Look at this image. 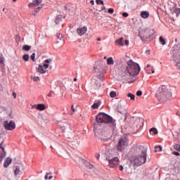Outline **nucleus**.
Masks as SVG:
<instances>
[{"label":"nucleus","mask_w":180,"mask_h":180,"mask_svg":"<svg viewBox=\"0 0 180 180\" xmlns=\"http://www.w3.org/2000/svg\"><path fill=\"white\" fill-rule=\"evenodd\" d=\"M134 151L135 165L140 167V165L146 164V161H147V148L143 146H137L134 148Z\"/></svg>","instance_id":"f257e3e1"},{"label":"nucleus","mask_w":180,"mask_h":180,"mask_svg":"<svg viewBox=\"0 0 180 180\" xmlns=\"http://www.w3.org/2000/svg\"><path fill=\"white\" fill-rule=\"evenodd\" d=\"M140 66L139 64L133 62V60H129L127 63V67L125 72L122 73V79H129L130 77H134V75H138L140 72Z\"/></svg>","instance_id":"f03ea898"},{"label":"nucleus","mask_w":180,"mask_h":180,"mask_svg":"<svg viewBox=\"0 0 180 180\" xmlns=\"http://www.w3.org/2000/svg\"><path fill=\"white\" fill-rule=\"evenodd\" d=\"M155 96L159 102L164 103V102H167V101L171 99L172 94L169 92L168 89H167V86H162L156 92Z\"/></svg>","instance_id":"7ed1b4c3"},{"label":"nucleus","mask_w":180,"mask_h":180,"mask_svg":"<svg viewBox=\"0 0 180 180\" xmlns=\"http://www.w3.org/2000/svg\"><path fill=\"white\" fill-rule=\"evenodd\" d=\"M96 123H109L112 129L116 127V120L105 112L98 113L96 117Z\"/></svg>","instance_id":"20e7f679"},{"label":"nucleus","mask_w":180,"mask_h":180,"mask_svg":"<svg viewBox=\"0 0 180 180\" xmlns=\"http://www.w3.org/2000/svg\"><path fill=\"white\" fill-rule=\"evenodd\" d=\"M151 36H153V30L150 28H143L139 31V37H141L142 41L148 40Z\"/></svg>","instance_id":"39448f33"},{"label":"nucleus","mask_w":180,"mask_h":180,"mask_svg":"<svg viewBox=\"0 0 180 180\" xmlns=\"http://www.w3.org/2000/svg\"><path fill=\"white\" fill-rule=\"evenodd\" d=\"M128 144H129V139H127V138L124 137L121 139L119 141L118 145L117 146V151H123V150H124V148L127 147Z\"/></svg>","instance_id":"423d86ee"},{"label":"nucleus","mask_w":180,"mask_h":180,"mask_svg":"<svg viewBox=\"0 0 180 180\" xmlns=\"http://www.w3.org/2000/svg\"><path fill=\"white\" fill-rule=\"evenodd\" d=\"M4 126L6 130H14L16 128V124H15L14 121H5L4 123Z\"/></svg>","instance_id":"0eeeda50"},{"label":"nucleus","mask_w":180,"mask_h":180,"mask_svg":"<svg viewBox=\"0 0 180 180\" xmlns=\"http://www.w3.org/2000/svg\"><path fill=\"white\" fill-rule=\"evenodd\" d=\"M108 167H110V168H116V167H117V165H119V158L115 157L112 159H108Z\"/></svg>","instance_id":"6e6552de"},{"label":"nucleus","mask_w":180,"mask_h":180,"mask_svg":"<svg viewBox=\"0 0 180 180\" xmlns=\"http://www.w3.org/2000/svg\"><path fill=\"white\" fill-rule=\"evenodd\" d=\"M173 61L176 63V66L180 68V51H174L173 53Z\"/></svg>","instance_id":"1a4fd4ad"},{"label":"nucleus","mask_w":180,"mask_h":180,"mask_svg":"<svg viewBox=\"0 0 180 180\" xmlns=\"http://www.w3.org/2000/svg\"><path fill=\"white\" fill-rule=\"evenodd\" d=\"M88 30V28L86 27H79L77 30V32L79 34V36H84Z\"/></svg>","instance_id":"9d476101"},{"label":"nucleus","mask_w":180,"mask_h":180,"mask_svg":"<svg viewBox=\"0 0 180 180\" xmlns=\"http://www.w3.org/2000/svg\"><path fill=\"white\" fill-rule=\"evenodd\" d=\"M91 88H93V89H98V88H101V83L96 79H93L91 81Z\"/></svg>","instance_id":"9b49d317"},{"label":"nucleus","mask_w":180,"mask_h":180,"mask_svg":"<svg viewBox=\"0 0 180 180\" xmlns=\"http://www.w3.org/2000/svg\"><path fill=\"white\" fill-rule=\"evenodd\" d=\"M11 162H12V158H7L4 163V168H8V167H9Z\"/></svg>","instance_id":"f8f14e48"},{"label":"nucleus","mask_w":180,"mask_h":180,"mask_svg":"<svg viewBox=\"0 0 180 180\" xmlns=\"http://www.w3.org/2000/svg\"><path fill=\"white\" fill-rule=\"evenodd\" d=\"M141 16L143 19H147L150 16V13H148V11H142L141 13Z\"/></svg>","instance_id":"ddd939ff"},{"label":"nucleus","mask_w":180,"mask_h":180,"mask_svg":"<svg viewBox=\"0 0 180 180\" xmlns=\"http://www.w3.org/2000/svg\"><path fill=\"white\" fill-rule=\"evenodd\" d=\"M41 1L42 0H33V2L30 4L28 5L29 8H30V6H37V5H40V4H41Z\"/></svg>","instance_id":"4468645a"},{"label":"nucleus","mask_w":180,"mask_h":180,"mask_svg":"<svg viewBox=\"0 0 180 180\" xmlns=\"http://www.w3.org/2000/svg\"><path fill=\"white\" fill-rule=\"evenodd\" d=\"M62 19H63V15H57L55 19V23L56 25H60Z\"/></svg>","instance_id":"2eb2a0df"},{"label":"nucleus","mask_w":180,"mask_h":180,"mask_svg":"<svg viewBox=\"0 0 180 180\" xmlns=\"http://www.w3.org/2000/svg\"><path fill=\"white\" fill-rule=\"evenodd\" d=\"M123 37H121L120 39L115 41L116 46H124V44H123Z\"/></svg>","instance_id":"dca6fc26"},{"label":"nucleus","mask_w":180,"mask_h":180,"mask_svg":"<svg viewBox=\"0 0 180 180\" xmlns=\"http://www.w3.org/2000/svg\"><path fill=\"white\" fill-rule=\"evenodd\" d=\"M115 64V60H113L112 57L108 58L107 59V65H113Z\"/></svg>","instance_id":"f3484780"},{"label":"nucleus","mask_w":180,"mask_h":180,"mask_svg":"<svg viewBox=\"0 0 180 180\" xmlns=\"http://www.w3.org/2000/svg\"><path fill=\"white\" fill-rule=\"evenodd\" d=\"M0 64L1 67L5 66V58H4V55H2V53H0Z\"/></svg>","instance_id":"a211bd4d"},{"label":"nucleus","mask_w":180,"mask_h":180,"mask_svg":"<svg viewBox=\"0 0 180 180\" xmlns=\"http://www.w3.org/2000/svg\"><path fill=\"white\" fill-rule=\"evenodd\" d=\"M150 134L153 136H155V134H158V131L157 130V128H151L150 130Z\"/></svg>","instance_id":"6ab92c4d"},{"label":"nucleus","mask_w":180,"mask_h":180,"mask_svg":"<svg viewBox=\"0 0 180 180\" xmlns=\"http://www.w3.org/2000/svg\"><path fill=\"white\" fill-rule=\"evenodd\" d=\"M77 108H78V105H75V106L74 105H71L72 112H70V116H72V115H74V113L77 112Z\"/></svg>","instance_id":"aec40b11"},{"label":"nucleus","mask_w":180,"mask_h":180,"mask_svg":"<svg viewBox=\"0 0 180 180\" xmlns=\"http://www.w3.org/2000/svg\"><path fill=\"white\" fill-rule=\"evenodd\" d=\"M101 106V101H97L93 104L91 108L93 109H98Z\"/></svg>","instance_id":"412c9836"},{"label":"nucleus","mask_w":180,"mask_h":180,"mask_svg":"<svg viewBox=\"0 0 180 180\" xmlns=\"http://www.w3.org/2000/svg\"><path fill=\"white\" fill-rule=\"evenodd\" d=\"M38 71L40 74H45L46 70H44V68H43V65H39L38 68Z\"/></svg>","instance_id":"4be33fe9"},{"label":"nucleus","mask_w":180,"mask_h":180,"mask_svg":"<svg viewBox=\"0 0 180 180\" xmlns=\"http://www.w3.org/2000/svg\"><path fill=\"white\" fill-rule=\"evenodd\" d=\"M19 172H20V167L19 166H15L14 169V175H18Z\"/></svg>","instance_id":"5701e85b"},{"label":"nucleus","mask_w":180,"mask_h":180,"mask_svg":"<svg viewBox=\"0 0 180 180\" xmlns=\"http://www.w3.org/2000/svg\"><path fill=\"white\" fill-rule=\"evenodd\" d=\"M37 108L38 110H44V109H46V106L44 104H38L37 105Z\"/></svg>","instance_id":"b1692460"},{"label":"nucleus","mask_w":180,"mask_h":180,"mask_svg":"<svg viewBox=\"0 0 180 180\" xmlns=\"http://www.w3.org/2000/svg\"><path fill=\"white\" fill-rule=\"evenodd\" d=\"M58 126L60 127V129L64 131L65 130V126H67V124L63 123V122H58Z\"/></svg>","instance_id":"393cba45"},{"label":"nucleus","mask_w":180,"mask_h":180,"mask_svg":"<svg viewBox=\"0 0 180 180\" xmlns=\"http://www.w3.org/2000/svg\"><path fill=\"white\" fill-rule=\"evenodd\" d=\"M160 151H162V146H158L155 147V153H160Z\"/></svg>","instance_id":"a878e982"},{"label":"nucleus","mask_w":180,"mask_h":180,"mask_svg":"<svg viewBox=\"0 0 180 180\" xmlns=\"http://www.w3.org/2000/svg\"><path fill=\"white\" fill-rule=\"evenodd\" d=\"M30 49H32V46H30L29 45H24L22 46V50H24V51H29L30 50Z\"/></svg>","instance_id":"bb28decb"},{"label":"nucleus","mask_w":180,"mask_h":180,"mask_svg":"<svg viewBox=\"0 0 180 180\" xmlns=\"http://www.w3.org/2000/svg\"><path fill=\"white\" fill-rule=\"evenodd\" d=\"M30 58V56H29V54H25L24 56H22V60H24V61H29Z\"/></svg>","instance_id":"cd10ccee"},{"label":"nucleus","mask_w":180,"mask_h":180,"mask_svg":"<svg viewBox=\"0 0 180 180\" xmlns=\"http://www.w3.org/2000/svg\"><path fill=\"white\" fill-rule=\"evenodd\" d=\"M127 97L130 98L131 101H134L136 96H134V94H131V93H129L127 94Z\"/></svg>","instance_id":"c85d7f7f"},{"label":"nucleus","mask_w":180,"mask_h":180,"mask_svg":"<svg viewBox=\"0 0 180 180\" xmlns=\"http://www.w3.org/2000/svg\"><path fill=\"white\" fill-rule=\"evenodd\" d=\"M159 40L162 46H165L167 42L165 41V39H164L162 37H160Z\"/></svg>","instance_id":"c756f323"},{"label":"nucleus","mask_w":180,"mask_h":180,"mask_svg":"<svg viewBox=\"0 0 180 180\" xmlns=\"http://www.w3.org/2000/svg\"><path fill=\"white\" fill-rule=\"evenodd\" d=\"M174 12H175L176 16H179V15H180V8H176L174 9Z\"/></svg>","instance_id":"7c9ffc66"},{"label":"nucleus","mask_w":180,"mask_h":180,"mask_svg":"<svg viewBox=\"0 0 180 180\" xmlns=\"http://www.w3.org/2000/svg\"><path fill=\"white\" fill-rule=\"evenodd\" d=\"M174 150H176L177 151L180 152V145L179 144H175L174 146Z\"/></svg>","instance_id":"2f4dec72"},{"label":"nucleus","mask_w":180,"mask_h":180,"mask_svg":"<svg viewBox=\"0 0 180 180\" xmlns=\"http://www.w3.org/2000/svg\"><path fill=\"white\" fill-rule=\"evenodd\" d=\"M110 98H116V92L115 91H111L110 93Z\"/></svg>","instance_id":"473e14b6"},{"label":"nucleus","mask_w":180,"mask_h":180,"mask_svg":"<svg viewBox=\"0 0 180 180\" xmlns=\"http://www.w3.org/2000/svg\"><path fill=\"white\" fill-rule=\"evenodd\" d=\"M31 60H32V61H36V53H33L31 55Z\"/></svg>","instance_id":"72a5a7b5"},{"label":"nucleus","mask_w":180,"mask_h":180,"mask_svg":"<svg viewBox=\"0 0 180 180\" xmlns=\"http://www.w3.org/2000/svg\"><path fill=\"white\" fill-rule=\"evenodd\" d=\"M6 108L2 105H0V113H2V112H5Z\"/></svg>","instance_id":"f704fd0d"},{"label":"nucleus","mask_w":180,"mask_h":180,"mask_svg":"<svg viewBox=\"0 0 180 180\" xmlns=\"http://www.w3.org/2000/svg\"><path fill=\"white\" fill-rule=\"evenodd\" d=\"M53 60L51 58L45 60V64H49V63H51Z\"/></svg>","instance_id":"c9c22d12"},{"label":"nucleus","mask_w":180,"mask_h":180,"mask_svg":"<svg viewBox=\"0 0 180 180\" xmlns=\"http://www.w3.org/2000/svg\"><path fill=\"white\" fill-rule=\"evenodd\" d=\"M143 95V91H138L137 92H136V96H141Z\"/></svg>","instance_id":"e433bc0d"},{"label":"nucleus","mask_w":180,"mask_h":180,"mask_svg":"<svg viewBox=\"0 0 180 180\" xmlns=\"http://www.w3.org/2000/svg\"><path fill=\"white\" fill-rule=\"evenodd\" d=\"M57 38L59 39V40H61L63 39V35L61 34H57Z\"/></svg>","instance_id":"4c0bfd02"},{"label":"nucleus","mask_w":180,"mask_h":180,"mask_svg":"<svg viewBox=\"0 0 180 180\" xmlns=\"http://www.w3.org/2000/svg\"><path fill=\"white\" fill-rule=\"evenodd\" d=\"M97 5H99V4H101V5H103V1L102 0H96Z\"/></svg>","instance_id":"58836bf2"},{"label":"nucleus","mask_w":180,"mask_h":180,"mask_svg":"<svg viewBox=\"0 0 180 180\" xmlns=\"http://www.w3.org/2000/svg\"><path fill=\"white\" fill-rule=\"evenodd\" d=\"M86 167L89 169H92V168H94V165H91V164H89L86 165Z\"/></svg>","instance_id":"ea45409f"},{"label":"nucleus","mask_w":180,"mask_h":180,"mask_svg":"<svg viewBox=\"0 0 180 180\" xmlns=\"http://www.w3.org/2000/svg\"><path fill=\"white\" fill-rule=\"evenodd\" d=\"M122 16H123L124 18H127V17H129V13H122Z\"/></svg>","instance_id":"a19ab883"},{"label":"nucleus","mask_w":180,"mask_h":180,"mask_svg":"<svg viewBox=\"0 0 180 180\" xmlns=\"http://www.w3.org/2000/svg\"><path fill=\"white\" fill-rule=\"evenodd\" d=\"M2 144H4V141L0 144V148H1V150H3V151H5V148L2 147Z\"/></svg>","instance_id":"79ce46f5"},{"label":"nucleus","mask_w":180,"mask_h":180,"mask_svg":"<svg viewBox=\"0 0 180 180\" xmlns=\"http://www.w3.org/2000/svg\"><path fill=\"white\" fill-rule=\"evenodd\" d=\"M113 12H115V10H113V8L108 9V13H113Z\"/></svg>","instance_id":"37998d69"},{"label":"nucleus","mask_w":180,"mask_h":180,"mask_svg":"<svg viewBox=\"0 0 180 180\" xmlns=\"http://www.w3.org/2000/svg\"><path fill=\"white\" fill-rule=\"evenodd\" d=\"M34 81H39L40 80V78H39V77H32Z\"/></svg>","instance_id":"c03bdc74"},{"label":"nucleus","mask_w":180,"mask_h":180,"mask_svg":"<svg viewBox=\"0 0 180 180\" xmlns=\"http://www.w3.org/2000/svg\"><path fill=\"white\" fill-rule=\"evenodd\" d=\"M43 67H44V68L47 69V68H49V64H47V63H45V64H44Z\"/></svg>","instance_id":"a18cd8bd"},{"label":"nucleus","mask_w":180,"mask_h":180,"mask_svg":"<svg viewBox=\"0 0 180 180\" xmlns=\"http://www.w3.org/2000/svg\"><path fill=\"white\" fill-rule=\"evenodd\" d=\"M119 169H120V171H123V169H124V167H123L122 165H120L119 166Z\"/></svg>","instance_id":"49530a36"},{"label":"nucleus","mask_w":180,"mask_h":180,"mask_svg":"<svg viewBox=\"0 0 180 180\" xmlns=\"http://www.w3.org/2000/svg\"><path fill=\"white\" fill-rule=\"evenodd\" d=\"M172 154H174V155H180L179 153L175 151L172 152Z\"/></svg>","instance_id":"de8ad7c7"},{"label":"nucleus","mask_w":180,"mask_h":180,"mask_svg":"<svg viewBox=\"0 0 180 180\" xmlns=\"http://www.w3.org/2000/svg\"><path fill=\"white\" fill-rule=\"evenodd\" d=\"M13 96L14 99H16V93L15 91L13 92Z\"/></svg>","instance_id":"09e8293b"},{"label":"nucleus","mask_w":180,"mask_h":180,"mask_svg":"<svg viewBox=\"0 0 180 180\" xmlns=\"http://www.w3.org/2000/svg\"><path fill=\"white\" fill-rule=\"evenodd\" d=\"M124 44H125V46H128V44H129V40H125Z\"/></svg>","instance_id":"8fccbe9b"},{"label":"nucleus","mask_w":180,"mask_h":180,"mask_svg":"<svg viewBox=\"0 0 180 180\" xmlns=\"http://www.w3.org/2000/svg\"><path fill=\"white\" fill-rule=\"evenodd\" d=\"M99 157H100V155H99V154H96V160H99Z\"/></svg>","instance_id":"3c124183"},{"label":"nucleus","mask_w":180,"mask_h":180,"mask_svg":"<svg viewBox=\"0 0 180 180\" xmlns=\"http://www.w3.org/2000/svg\"><path fill=\"white\" fill-rule=\"evenodd\" d=\"M44 179H49V175H47V174L45 175Z\"/></svg>","instance_id":"603ef678"},{"label":"nucleus","mask_w":180,"mask_h":180,"mask_svg":"<svg viewBox=\"0 0 180 180\" xmlns=\"http://www.w3.org/2000/svg\"><path fill=\"white\" fill-rule=\"evenodd\" d=\"M150 71H151V73H152V74H154L155 71H154V69H153V68H151Z\"/></svg>","instance_id":"864d4df0"},{"label":"nucleus","mask_w":180,"mask_h":180,"mask_svg":"<svg viewBox=\"0 0 180 180\" xmlns=\"http://www.w3.org/2000/svg\"><path fill=\"white\" fill-rule=\"evenodd\" d=\"M146 53L147 54H150V50H146Z\"/></svg>","instance_id":"5fc2aeb1"},{"label":"nucleus","mask_w":180,"mask_h":180,"mask_svg":"<svg viewBox=\"0 0 180 180\" xmlns=\"http://www.w3.org/2000/svg\"><path fill=\"white\" fill-rule=\"evenodd\" d=\"M2 162V155H0V164Z\"/></svg>","instance_id":"6e6d98bb"},{"label":"nucleus","mask_w":180,"mask_h":180,"mask_svg":"<svg viewBox=\"0 0 180 180\" xmlns=\"http://www.w3.org/2000/svg\"><path fill=\"white\" fill-rule=\"evenodd\" d=\"M46 175H51V172H49L46 173Z\"/></svg>","instance_id":"4d7b16f0"},{"label":"nucleus","mask_w":180,"mask_h":180,"mask_svg":"<svg viewBox=\"0 0 180 180\" xmlns=\"http://www.w3.org/2000/svg\"><path fill=\"white\" fill-rule=\"evenodd\" d=\"M150 67H151V65L150 64L147 65L146 68H150Z\"/></svg>","instance_id":"13d9d810"},{"label":"nucleus","mask_w":180,"mask_h":180,"mask_svg":"<svg viewBox=\"0 0 180 180\" xmlns=\"http://www.w3.org/2000/svg\"><path fill=\"white\" fill-rule=\"evenodd\" d=\"M48 96H49V98H51V93H49V94H48Z\"/></svg>","instance_id":"bf43d9fd"},{"label":"nucleus","mask_w":180,"mask_h":180,"mask_svg":"<svg viewBox=\"0 0 180 180\" xmlns=\"http://www.w3.org/2000/svg\"><path fill=\"white\" fill-rule=\"evenodd\" d=\"M53 179V176H50L49 177V179Z\"/></svg>","instance_id":"052dcab7"},{"label":"nucleus","mask_w":180,"mask_h":180,"mask_svg":"<svg viewBox=\"0 0 180 180\" xmlns=\"http://www.w3.org/2000/svg\"><path fill=\"white\" fill-rule=\"evenodd\" d=\"M91 4H92V5H94V0H91Z\"/></svg>","instance_id":"680f3d73"},{"label":"nucleus","mask_w":180,"mask_h":180,"mask_svg":"<svg viewBox=\"0 0 180 180\" xmlns=\"http://www.w3.org/2000/svg\"><path fill=\"white\" fill-rule=\"evenodd\" d=\"M98 41H101V38L97 39Z\"/></svg>","instance_id":"e2e57ef3"},{"label":"nucleus","mask_w":180,"mask_h":180,"mask_svg":"<svg viewBox=\"0 0 180 180\" xmlns=\"http://www.w3.org/2000/svg\"><path fill=\"white\" fill-rule=\"evenodd\" d=\"M174 41H176H176H178V39H176L174 40Z\"/></svg>","instance_id":"0e129e2a"},{"label":"nucleus","mask_w":180,"mask_h":180,"mask_svg":"<svg viewBox=\"0 0 180 180\" xmlns=\"http://www.w3.org/2000/svg\"><path fill=\"white\" fill-rule=\"evenodd\" d=\"M53 92H54V91H50V94H53Z\"/></svg>","instance_id":"69168bd1"},{"label":"nucleus","mask_w":180,"mask_h":180,"mask_svg":"<svg viewBox=\"0 0 180 180\" xmlns=\"http://www.w3.org/2000/svg\"><path fill=\"white\" fill-rule=\"evenodd\" d=\"M74 81H77V78H74Z\"/></svg>","instance_id":"338daca9"},{"label":"nucleus","mask_w":180,"mask_h":180,"mask_svg":"<svg viewBox=\"0 0 180 180\" xmlns=\"http://www.w3.org/2000/svg\"><path fill=\"white\" fill-rule=\"evenodd\" d=\"M106 58H107V57H106V56H105V57H104V60H106Z\"/></svg>","instance_id":"774afa93"}]
</instances>
